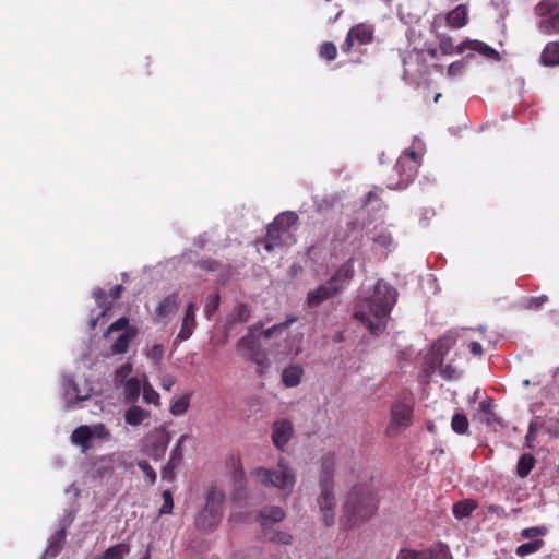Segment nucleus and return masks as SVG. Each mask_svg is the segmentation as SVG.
I'll return each instance as SVG.
<instances>
[{
    "mask_svg": "<svg viewBox=\"0 0 559 559\" xmlns=\"http://www.w3.org/2000/svg\"><path fill=\"white\" fill-rule=\"evenodd\" d=\"M304 369L299 365H289L283 370L282 382L287 388L297 386L300 383Z\"/></svg>",
    "mask_w": 559,
    "mask_h": 559,
    "instance_id": "25",
    "label": "nucleus"
},
{
    "mask_svg": "<svg viewBox=\"0 0 559 559\" xmlns=\"http://www.w3.org/2000/svg\"><path fill=\"white\" fill-rule=\"evenodd\" d=\"M544 544L545 542L543 539H534L532 542L524 543L516 547L515 554L520 557L534 554L538 551L544 546Z\"/></svg>",
    "mask_w": 559,
    "mask_h": 559,
    "instance_id": "34",
    "label": "nucleus"
},
{
    "mask_svg": "<svg viewBox=\"0 0 559 559\" xmlns=\"http://www.w3.org/2000/svg\"><path fill=\"white\" fill-rule=\"evenodd\" d=\"M148 416V412L144 411L138 405H132L124 413V421L130 426H139Z\"/></svg>",
    "mask_w": 559,
    "mask_h": 559,
    "instance_id": "29",
    "label": "nucleus"
},
{
    "mask_svg": "<svg viewBox=\"0 0 559 559\" xmlns=\"http://www.w3.org/2000/svg\"><path fill=\"white\" fill-rule=\"evenodd\" d=\"M144 379H145V382H144L143 388H142L143 400L147 404L158 405L159 404V394L147 382L146 376H144Z\"/></svg>",
    "mask_w": 559,
    "mask_h": 559,
    "instance_id": "39",
    "label": "nucleus"
},
{
    "mask_svg": "<svg viewBox=\"0 0 559 559\" xmlns=\"http://www.w3.org/2000/svg\"><path fill=\"white\" fill-rule=\"evenodd\" d=\"M66 536L67 532L64 527H61L55 534L51 535V537L49 538V545L45 552L48 558H55L60 554L66 542Z\"/></svg>",
    "mask_w": 559,
    "mask_h": 559,
    "instance_id": "24",
    "label": "nucleus"
},
{
    "mask_svg": "<svg viewBox=\"0 0 559 559\" xmlns=\"http://www.w3.org/2000/svg\"><path fill=\"white\" fill-rule=\"evenodd\" d=\"M547 533V528L545 526H534L522 530L521 535L527 539H534L537 536H544Z\"/></svg>",
    "mask_w": 559,
    "mask_h": 559,
    "instance_id": "46",
    "label": "nucleus"
},
{
    "mask_svg": "<svg viewBox=\"0 0 559 559\" xmlns=\"http://www.w3.org/2000/svg\"><path fill=\"white\" fill-rule=\"evenodd\" d=\"M464 69H465V63L463 60L454 61L448 67V75L451 78L461 75L463 73Z\"/></svg>",
    "mask_w": 559,
    "mask_h": 559,
    "instance_id": "51",
    "label": "nucleus"
},
{
    "mask_svg": "<svg viewBox=\"0 0 559 559\" xmlns=\"http://www.w3.org/2000/svg\"><path fill=\"white\" fill-rule=\"evenodd\" d=\"M138 466L144 472L146 478L153 484L156 480V473L147 461L143 460L138 463Z\"/></svg>",
    "mask_w": 559,
    "mask_h": 559,
    "instance_id": "52",
    "label": "nucleus"
},
{
    "mask_svg": "<svg viewBox=\"0 0 559 559\" xmlns=\"http://www.w3.org/2000/svg\"><path fill=\"white\" fill-rule=\"evenodd\" d=\"M94 298L98 305V307L102 309L100 317H104L107 311L111 308L112 301H108L107 294L104 289L98 288L94 292Z\"/></svg>",
    "mask_w": 559,
    "mask_h": 559,
    "instance_id": "38",
    "label": "nucleus"
},
{
    "mask_svg": "<svg viewBox=\"0 0 559 559\" xmlns=\"http://www.w3.org/2000/svg\"><path fill=\"white\" fill-rule=\"evenodd\" d=\"M343 508L342 525L350 528L373 516L378 509V500L368 487L356 485L348 492Z\"/></svg>",
    "mask_w": 559,
    "mask_h": 559,
    "instance_id": "2",
    "label": "nucleus"
},
{
    "mask_svg": "<svg viewBox=\"0 0 559 559\" xmlns=\"http://www.w3.org/2000/svg\"><path fill=\"white\" fill-rule=\"evenodd\" d=\"M195 325V304L189 302L182 318L181 329L177 335V340L182 342L190 338Z\"/></svg>",
    "mask_w": 559,
    "mask_h": 559,
    "instance_id": "17",
    "label": "nucleus"
},
{
    "mask_svg": "<svg viewBox=\"0 0 559 559\" xmlns=\"http://www.w3.org/2000/svg\"><path fill=\"white\" fill-rule=\"evenodd\" d=\"M163 355H164V347L158 344L153 345L147 353L148 358L152 360H155V361H159L162 359Z\"/></svg>",
    "mask_w": 559,
    "mask_h": 559,
    "instance_id": "56",
    "label": "nucleus"
},
{
    "mask_svg": "<svg viewBox=\"0 0 559 559\" xmlns=\"http://www.w3.org/2000/svg\"><path fill=\"white\" fill-rule=\"evenodd\" d=\"M468 348L474 356H480L483 354L481 344L476 341L471 342Z\"/></svg>",
    "mask_w": 559,
    "mask_h": 559,
    "instance_id": "59",
    "label": "nucleus"
},
{
    "mask_svg": "<svg viewBox=\"0 0 559 559\" xmlns=\"http://www.w3.org/2000/svg\"><path fill=\"white\" fill-rule=\"evenodd\" d=\"M130 550L131 548L129 544L119 543L104 550L103 554L98 556V559H123Z\"/></svg>",
    "mask_w": 559,
    "mask_h": 559,
    "instance_id": "31",
    "label": "nucleus"
},
{
    "mask_svg": "<svg viewBox=\"0 0 559 559\" xmlns=\"http://www.w3.org/2000/svg\"><path fill=\"white\" fill-rule=\"evenodd\" d=\"M136 331L129 329L124 331L119 337L112 343L110 352L114 355L124 354L128 350L130 342L135 337Z\"/></svg>",
    "mask_w": 559,
    "mask_h": 559,
    "instance_id": "26",
    "label": "nucleus"
},
{
    "mask_svg": "<svg viewBox=\"0 0 559 559\" xmlns=\"http://www.w3.org/2000/svg\"><path fill=\"white\" fill-rule=\"evenodd\" d=\"M175 378L173 376H164L162 378V382H160V385L164 390L166 391H170L171 388L174 386L175 384Z\"/></svg>",
    "mask_w": 559,
    "mask_h": 559,
    "instance_id": "58",
    "label": "nucleus"
},
{
    "mask_svg": "<svg viewBox=\"0 0 559 559\" xmlns=\"http://www.w3.org/2000/svg\"><path fill=\"white\" fill-rule=\"evenodd\" d=\"M177 466L178 465L176 463L168 461V463L162 471L163 479L173 480L174 479V471Z\"/></svg>",
    "mask_w": 559,
    "mask_h": 559,
    "instance_id": "57",
    "label": "nucleus"
},
{
    "mask_svg": "<svg viewBox=\"0 0 559 559\" xmlns=\"http://www.w3.org/2000/svg\"><path fill=\"white\" fill-rule=\"evenodd\" d=\"M320 493L317 498V504L322 515L321 520L325 526H332L335 523L336 497L334 493V484H319Z\"/></svg>",
    "mask_w": 559,
    "mask_h": 559,
    "instance_id": "9",
    "label": "nucleus"
},
{
    "mask_svg": "<svg viewBox=\"0 0 559 559\" xmlns=\"http://www.w3.org/2000/svg\"><path fill=\"white\" fill-rule=\"evenodd\" d=\"M348 33L360 45L370 44L373 40V28L365 23L353 26Z\"/></svg>",
    "mask_w": 559,
    "mask_h": 559,
    "instance_id": "23",
    "label": "nucleus"
},
{
    "mask_svg": "<svg viewBox=\"0 0 559 559\" xmlns=\"http://www.w3.org/2000/svg\"><path fill=\"white\" fill-rule=\"evenodd\" d=\"M227 466L230 469L235 486V498L241 499L246 489V477L239 455H231L227 460Z\"/></svg>",
    "mask_w": 559,
    "mask_h": 559,
    "instance_id": "13",
    "label": "nucleus"
},
{
    "mask_svg": "<svg viewBox=\"0 0 559 559\" xmlns=\"http://www.w3.org/2000/svg\"><path fill=\"white\" fill-rule=\"evenodd\" d=\"M122 290H123V286L122 285H120V284L115 285L110 289V292H109V296L111 298V301H115V300L119 299L120 296H121Z\"/></svg>",
    "mask_w": 559,
    "mask_h": 559,
    "instance_id": "60",
    "label": "nucleus"
},
{
    "mask_svg": "<svg viewBox=\"0 0 559 559\" xmlns=\"http://www.w3.org/2000/svg\"><path fill=\"white\" fill-rule=\"evenodd\" d=\"M263 328V322H258L248 328V333L237 341V349L243 352L246 359L257 365L258 373L262 374L270 367L267 354L261 348L255 333Z\"/></svg>",
    "mask_w": 559,
    "mask_h": 559,
    "instance_id": "5",
    "label": "nucleus"
},
{
    "mask_svg": "<svg viewBox=\"0 0 559 559\" xmlns=\"http://www.w3.org/2000/svg\"><path fill=\"white\" fill-rule=\"evenodd\" d=\"M354 41L355 40L353 39V37H350L349 33H347V36H346L344 43L341 45V49L346 53L350 52V50L354 46Z\"/></svg>",
    "mask_w": 559,
    "mask_h": 559,
    "instance_id": "61",
    "label": "nucleus"
},
{
    "mask_svg": "<svg viewBox=\"0 0 559 559\" xmlns=\"http://www.w3.org/2000/svg\"><path fill=\"white\" fill-rule=\"evenodd\" d=\"M254 476L265 486H273L280 489H292L295 484L293 471L284 464L283 459L278 462L277 469H267L259 467L254 471Z\"/></svg>",
    "mask_w": 559,
    "mask_h": 559,
    "instance_id": "8",
    "label": "nucleus"
},
{
    "mask_svg": "<svg viewBox=\"0 0 559 559\" xmlns=\"http://www.w3.org/2000/svg\"><path fill=\"white\" fill-rule=\"evenodd\" d=\"M487 511L491 514H497L498 516L504 515V509L499 504H489L487 507Z\"/></svg>",
    "mask_w": 559,
    "mask_h": 559,
    "instance_id": "62",
    "label": "nucleus"
},
{
    "mask_svg": "<svg viewBox=\"0 0 559 559\" xmlns=\"http://www.w3.org/2000/svg\"><path fill=\"white\" fill-rule=\"evenodd\" d=\"M397 290L379 280L370 298L366 299L361 309H357L354 318L360 321L371 334L380 335L386 328L390 312L396 302Z\"/></svg>",
    "mask_w": 559,
    "mask_h": 559,
    "instance_id": "1",
    "label": "nucleus"
},
{
    "mask_svg": "<svg viewBox=\"0 0 559 559\" xmlns=\"http://www.w3.org/2000/svg\"><path fill=\"white\" fill-rule=\"evenodd\" d=\"M414 405V397L411 393H404L393 402L390 409V423L385 429L389 437L397 436L413 424Z\"/></svg>",
    "mask_w": 559,
    "mask_h": 559,
    "instance_id": "6",
    "label": "nucleus"
},
{
    "mask_svg": "<svg viewBox=\"0 0 559 559\" xmlns=\"http://www.w3.org/2000/svg\"><path fill=\"white\" fill-rule=\"evenodd\" d=\"M121 386L123 389L124 401L131 404L138 401L143 388L141 386V382L138 378H130Z\"/></svg>",
    "mask_w": 559,
    "mask_h": 559,
    "instance_id": "27",
    "label": "nucleus"
},
{
    "mask_svg": "<svg viewBox=\"0 0 559 559\" xmlns=\"http://www.w3.org/2000/svg\"><path fill=\"white\" fill-rule=\"evenodd\" d=\"M431 559H452V556L447 546L440 544L428 551Z\"/></svg>",
    "mask_w": 559,
    "mask_h": 559,
    "instance_id": "47",
    "label": "nucleus"
},
{
    "mask_svg": "<svg viewBox=\"0 0 559 559\" xmlns=\"http://www.w3.org/2000/svg\"><path fill=\"white\" fill-rule=\"evenodd\" d=\"M198 265L200 269H202L204 271H209V272L216 271L219 267V263L216 260L211 259V258L200 260L198 262Z\"/></svg>",
    "mask_w": 559,
    "mask_h": 559,
    "instance_id": "54",
    "label": "nucleus"
},
{
    "mask_svg": "<svg viewBox=\"0 0 559 559\" xmlns=\"http://www.w3.org/2000/svg\"><path fill=\"white\" fill-rule=\"evenodd\" d=\"M130 328H129V320H128V318L121 317V318H119L118 320H116L115 322H112L109 325V328L107 330V334L111 333L114 331H123L124 332V331H127Z\"/></svg>",
    "mask_w": 559,
    "mask_h": 559,
    "instance_id": "50",
    "label": "nucleus"
},
{
    "mask_svg": "<svg viewBox=\"0 0 559 559\" xmlns=\"http://www.w3.org/2000/svg\"><path fill=\"white\" fill-rule=\"evenodd\" d=\"M548 301V296L546 295H540V296H536V297H531L528 300H527V304H526V307L528 309H539L544 304H546Z\"/></svg>",
    "mask_w": 559,
    "mask_h": 559,
    "instance_id": "53",
    "label": "nucleus"
},
{
    "mask_svg": "<svg viewBox=\"0 0 559 559\" xmlns=\"http://www.w3.org/2000/svg\"><path fill=\"white\" fill-rule=\"evenodd\" d=\"M219 307V296L217 294L211 296L204 307V313L210 319Z\"/></svg>",
    "mask_w": 559,
    "mask_h": 559,
    "instance_id": "48",
    "label": "nucleus"
},
{
    "mask_svg": "<svg viewBox=\"0 0 559 559\" xmlns=\"http://www.w3.org/2000/svg\"><path fill=\"white\" fill-rule=\"evenodd\" d=\"M396 559H431L426 550H414L409 548H402Z\"/></svg>",
    "mask_w": 559,
    "mask_h": 559,
    "instance_id": "37",
    "label": "nucleus"
},
{
    "mask_svg": "<svg viewBox=\"0 0 559 559\" xmlns=\"http://www.w3.org/2000/svg\"><path fill=\"white\" fill-rule=\"evenodd\" d=\"M284 233L276 228L274 225L269 224L266 227L265 237L259 242L263 245V248L271 252L275 248L282 247L284 243Z\"/></svg>",
    "mask_w": 559,
    "mask_h": 559,
    "instance_id": "19",
    "label": "nucleus"
},
{
    "mask_svg": "<svg viewBox=\"0 0 559 559\" xmlns=\"http://www.w3.org/2000/svg\"><path fill=\"white\" fill-rule=\"evenodd\" d=\"M535 466V459L532 454L525 453L521 455L516 464V474L521 478H525L530 475Z\"/></svg>",
    "mask_w": 559,
    "mask_h": 559,
    "instance_id": "33",
    "label": "nucleus"
},
{
    "mask_svg": "<svg viewBox=\"0 0 559 559\" xmlns=\"http://www.w3.org/2000/svg\"><path fill=\"white\" fill-rule=\"evenodd\" d=\"M539 62L547 68L559 67V40H552L545 45Z\"/></svg>",
    "mask_w": 559,
    "mask_h": 559,
    "instance_id": "18",
    "label": "nucleus"
},
{
    "mask_svg": "<svg viewBox=\"0 0 559 559\" xmlns=\"http://www.w3.org/2000/svg\"><path fill=\"white\" fill-rule=\"evenodd\" d=\"M439 49L442 55L450 56L456 52V46L453 44V39L450 36H442L439 40Z\"/></svg>",
    "mask_w": 559,
    "mask_h": 559,
    "instance_id": "43",
    "label": "nucleus"
},
{
    "mask_svg": "<svg viewBox=\"0 0 559 559\" xmlns=\"http://www.w3.org/2000/svg\"><path fill=\"white\" fill-rule=\"evenodd\" d=\"M336 55H337V48L333 43L325 41L321 45V47H320V57L321 58H323L328 61H332L336 58Z\"/></svg>",
    "mask_w": 559,
    "mask_h": 559,
    "instance_id": "41",
    "label": "nucleus"
},
{
    "mask_svg": "<svg viewBox=\"0 0 559 559\" xmlns=\"http://www.w3.org/2000/svg\"><path fill=\"white\" fill-rule=\"evenodd\" d=\"M295 318L293 316H290L286 322L284 323H281V324H276V325H273L272 328H269L266 330H264L261 335L264 337V338H270L272 337L275 333L277 332H282L286 329H288V326L295 322Z\"/></svg>",
    "mask_w": 559,
    "mask_h": 559,
    "instance_id": "40",
    "label": "nucleus"
},
{
    "mask_svg": "<svg viewBox=\"0 0 559 559\" xmlns=\"http://www.w3.org/2000/svg\"><path fill=\"white\" fill-rule=\"evenodd\" d=\"M374 241L383 247H389L392 243V238L390 235H380Z\"/></svg>",
    "mask_w": 559,
    "mask_h": 559,
    "instance_id": "63",
    "label": "nucleus"
},
{
    "mask_svg": "<svg viewBox=\"0 0 559 559\" xmlns=\"http://www.w3.org/2000/svg\"><path fill=\"white\" fill-rule=\"evenodd\" d=\"M250 318V308L246 304H238L227 319V325L233 323H245Z\"/></svg>",
    "mask_w": 559,
    "mask_h": 559,
    "instance_id": "32",
    "label": "nucleus"
},
{
    "mask_svg": "<svg viewBox=\"0 0 559 559\" xmlns=\"http://www.w3.org/2000/svg\"><path fill=\"white\" fill-rule=\"evenodd\" d=\"M466 50L476 51L488 59H500V55L496 49L480 40L467 39L456 46V53H463Z\"/></svg>",
    "mask_w": 559,
    "mask_h": 559,
    "instance_id": "15",
    "label": "nucleus"
},
{
    "mask_svg": "<svg viewBox=\"0 0 559 559\" xmlns=\"http://www.w3.org/2000/svg\"><path fill=\"white\" fill-rule=\"evenodd\" d=\"M285 516V513L280 507H272L269 509H263L260 513L261 525L263 527L269 526L270 524L281 522Z\"/></svg>",
    "mask_w": 559,
    "mask_h": 559,
    "instance_id": "30",
    "label": "nucleus"
},
{
    "mask_svg": "<svg viewBox=\"0 0 559 559\" xmlns=\"http://www.w3.org/2000/svg\"><path fill=\"white\" fill-rule=\"evenodd\" d=\"M293 433V425L289 420L276 421L273 425L272 440L274 444L282 449L289 441Z\"/></svg>",
    "mask_w": 559,
    "mask_h": 559,
    "instance_id": "16",
    "label": "nucleus"
},
{
    "mask_svg": "<svg viewBox=\"0 0 559 559\" xmlns=\"http://www.w3.org/2000/svg\"><path fill=\"white\" fill-rule=\"evenodd\" d=\"M93 439L109 441L111 433L104 424L99 423L93 426L81 425L71 435V442L79 445L82 453H87L93 449Z\"/></svg>",
    "mask_w": 559,
    "mask_h": 559,
    "instance_id": "7",
    "label": "nucleus"
},
{
    "mask_svg": "<svg viewBox=\"0 0 559 559\" xmlns=\"http://www.w3.org/2000/svg\"><path fill=\"white\" fill-rule=\"evenodd\" d=\"M298 221V215L295 212H283L278 214L271 223L285 235L288 234L289 228L295 225Z\"/></svg>",
    "mask_w": 559,
    "mask_h": 559,
    "instance_id": "28",
    "label": "nucleus"
},
{
    "mask_svg": "<svg viewBox=\"0 0 559 559\" xmlns=\"http://www.w3.org/2000/svg\"><path fill=\"white\" fill-rule=\"evenodd\" d=\"M558 7V3L554 0H543L538 3L537 10L539 15L543 16L539 23L542 33L547 35L559 34V11L555 12Z\"/></svg>",
    "mask_w": 559,
    "mask_h": 559,
    "instance_id": "10",
    "label": "nucleus"
},
{
    "mask_svg": "<svg viewBox=\"0 0 559 559\" xmlns=\"http://www.w3.org/2000/svg\"><path fill=\"white\" fill-rule=\"evenodd\" d=\"M355 259L349 258L340 267L335 271V273L331 276L329 282L340 288V293L345 288V286L352 281L354 277L355 269Z\"/></svg>",
    "mask_w": 559,
    "mask_h": 559,
    "instance_id": "14",
    "label": "nucleus"
},
{
    "mask_svg": "<svg viewBox=\"0 0 559 559\" xmlns=\"http://www.w3.org/2000/svg\"><path fill=\"white\" fill-rule=\"evenodd\" d=\"M447 24L452 28H461L467 22V8L464 4H459L447 14Z\"/></svg>",
    "mask_w": 559,
    "mask_h": 559,
    "instance_id": "22",
    "label": "nucleus"
},
{
    "mask_svg": "<svg viewBox=\"0 0 559 559\" xmlns=\"http://www.w3.org/2000/svg\"><path fill=\"white\" fill-rule=\"evenodd\" d=\"M420 165L421 156L414 150H405L384 180L386 188L390 190L407 188L416 178Z\"/></svg>",
    "mask_w": 559,
    "mask_h": 559,
    "instance_id": "3",
    "label": "nucleus"
},
{
    "mask_svg": "<svg viewBox=\"0 0 559 559\" xmlns=\"http://www.w3.org/2000/svg\"><path fill=\"white\" fill-rule=\"evenodd\" d=\"M451 427L459 435L467 433L469 427L467 417L460 413L455 414L452 417Z\"/></svg>",
    "mask_w": 559,
    "mask_h": 559,
    "instance_id": "35",
    "label": "nucleus"
},
{
    "mask_svg": "<svg viewBox=\"0 0 559 559\" xmlns=\"http://www.w3.org/2000/svg\"><path fill=\"white\" fill-rule=\"evenodd\" d=\"M163 504L159 509V514H170L174 508L173 493L170 490H164L162 493Z\"/></svg>",
    "mask_w": 559,
    "mask_h": 559,
    "instance_id": "44",
    "label": "nucleus"
},
{
    "mask_svg": "<svg viewBox=\"0 0 559 559\" xmlns=\"http://www.w3.org/2000/svg\"><path fill=\"white\" fill-rule=\"evenodd\" d=\"M335 454L326 453L321 459V469L319 484H334Z\"/></svg>",
    "mask_w": 559,
    "mask_h": 559,
    "instance_id": "20",
    "label": "nucleus"
},
{
    "mask_svg": "<svg viewBox=\"0 0 559 559\" xmlns=\"http://www.w3.org/2000/svg\"><path fill=\"white\" fill-rule=\"evenodd\" d=\"M340 294V288L333 286L329 281L319 285L316 289L308 292L306 302L310 308L320 306L322 302Z\"/></svg>",
    "mask_w": 559,
    "mask_h": 559,
    "instance_id": "12",
    "label": "nucleus"
},
{
    "mask_svg": "<svg viewBox=\"0 0 559 559\" xmlns=\"http://www.w3.org/2000/svg\"><path fill=\"white\" fill-rule=\"evenodd\" d=\"M265 536L267 540L283 545H289L293 542V536L287 532H273L270 535L265 534Z\"/></svg>",
    "mask_w": 559,
    "mask_h": 559,
    "instance_id": "45",
    "label": "nucleus"
},
{
    "mask_svg": "<svg viewBox=\"0 0 559 559\" xmlns=\"http://www.w3.org/2000/svg\"><path fill=\"white\" fill-rule=\"evenodd\" d=\"M225 492L216 486L207 490L204 508L195 516V526L204 532L214 531L223 518Z\"/></svg>",
    "mask_w": 559,
    "mask_h": 559,
    "instance_id": "4",
    "label": "nucleus"
},
{
    "mask_svg": "<svg viewBox=\"0 0 559 559\" xmlns=\"http://www.w3.org/2000/svg\"><path fill=\"white\" fill-rule=\"evenodd\" d=\"M131 372L132 367L130 364L122 365L119 369H117L115 373L116 383L121 386L123 383H126V381H128L131 378Z\"/></svg>",
    "mask_w": 559,
    "mask_h": 559,
    "instance_id": "42",
    "label": "nucleus"
},
{
    "mask_svg": "<svg viewBox=\"0 0 559 559\" xmlns=\"http://www.w3.org/2000/svg\"><path fill=\"white\" fill-rule=\"evenodd\" d=\"M441 373L450 380L454 377L455 370L450 365H447L441 369Z\"/></svg>",
    "mask_w": 559,
    "mask_h": 559,
    "instance_id": "64",
    "label": "nucleus"
},
{
    "mask_svg": "<svg viewBox=\"0 0 559 559\" xmlns=\"http://www.w3.org/2000/svg\"><path fill=\"white\" fill-rule=\"evenodd\" d=\"M452 344L451 338H440L433 346L438 354L444 355Z\"/></svg>",
    "mask_w": 559,
    "mask_h": 559,
    "instance_id": "55",
    "label": "nucleus"
},
{
    "mask_svg": "<svg viewBox=\"0 0 559 559\" xmlns=\"http://www.w3.org/2000/svg\"><path fill=\"white\" fill-rule=\"evenodd\" d=\"M190 404V397L188 395H182L176 400H174L170 404V413L174 416L183 415Z\"/></svg>",
    "mask_w": 559,
    "mask_h": 559,
    "instance_id": "36",
    "label": "nucleus"
},
{
    "mask_svg": "<svg viewBox=\"0 0 559 559\" xmlns=\"http://www.w3.org/2000/svg\"><path fill=\"white\" fill-rule=\"evenodd\" d=\"M180 306V297L179 292H174L167 296H165L155 308V322H165L169 321V316L175 313Z\"/></svg>",
    "mask_w": 559,
    "mask_h": 559,
    "instance_id": "11",
    "label": "nucleus"
},
{
    "mask_svg": "<svg viewBox=\"0 0 559 559\" xmlns=\"http://www.w3.org/2000/svg\"><path fill=\"white\" fill-rule=\"evenodd\" d=\"M186 438H187L186 435H182L179 438V440L177 441L176 447L171 451V455H170L169 462H174L177 465L180 464V462L182 460V444H183V441L186 440Z\"/></svg>",
    "mask_w": 559,
    "mask_h": 559,
    "instance_id": "49",
    "label": "nucleus"
},
{
    "mask_svg": "<svg viewBox=\"0 0 559 559\" xmlns=\"http://www.w3.org/2000/svg\"><path fill=\"white\" fill-rule=\"evenodd\" d=\"M478 507L475 499L466 498L455 502L452 507V513L456 520L468 518Z\"/></svg>",
    "mask_w": 559,
    "mask_h": 559,
    "instance_id": "21",
    "label": "nucleus"
}]
</instances>
